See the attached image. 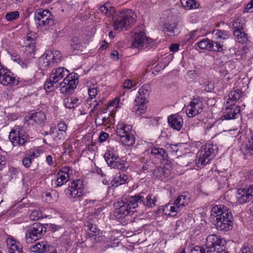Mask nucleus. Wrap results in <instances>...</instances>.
Masks as SVG:
<instances>
[{
	"instance_id": "f257e3e1",
	"label": "nucleus",
	"mask_w": 253,
	"mask_h": 253,
	"mask_svg": "<svg viewBox=\"0 0 253 253\" xmlns=\"http://www.w3.org/2000/svg\"><path fill=\"white\" fill-rule=\"evenodd\" d=\"M211 215L216 217V228L228 231L232 228L233 217L230 210L226 206L219 205L212 208Z\"/></svg>"
},
{
	"instance_id": "f03ea898",
	"label": "nucleus",
	"mask_w": 253,
	"mask_h": 253,
	"mask_svg": "<svg viewBox=\"0 0 253 253\" xmlns=\"http://www.w3.org/2000/svg\"><path fill=\"white\" fill-rule=\"evenodd\" d=\"M143 197L140 196L137 197L131 196L128 199L118 201L114 203L116 209L114 214L118 218H123L130 213L131 209H134L138 206V201L141 200Z\"/></svg>"
},
{
	"instance_id": "7ed1b4c3",
	"label": "nucleus",
	"mask_w": 253,
	"mask_h": 253,
	"mask_svg": "<svg viewBox=\"0 0 253 253\" xmlns=\"http://www.w3.org/2000/svg\"><path fill=\"white\" fill-rule=\"evenodd\" d=\"M190 202L188 194L183 193L165 205L163 209V212L166 215L172 217L175 216L177 213Z\"/></svg>"
},
{
	"instance_id": "20e7f679",
	"label": "nucleus",
	"mask_w": 253,
	"mask_h": 253,
	"mask_svg": "<svg viewBox=\"0 0 253 253\" xmlns=\"http://www.w3.org/2000/svg\"><path fill=\"white\" fill-rule=\"evenodd\" d=\"M136 21V15L132 10L129 9L123 10L113 23V29L119 32L126 30L134 24Z\"/></svg>"
},
{
	"instance_id": "39448f33",
	"label": "nucleus",
	"mask_w": 253,
	"mask_h": 253,
	"mask_svg": "<svg viewBox=\"0 0 253 253\" xmlns=\"http://www.w3.org/2000/svg\"><path fill=\"white\" fill-rule=\"evenodd\" d=\"M103 103L101 100L97 102L91 109L90 113H92L95 111H97L95 115V123L97 126L104 125L110 128L111 126L114 124V119L112 116L111 113L106 114L107 108L101 109L103 107Z\"/></svg>"
},
{
	"instance_id": "423d86ee",
	"label": "nucleus",
	"mask_w": 253,
	"mask_h": 253,
	"mask_svg": "<svg viewBox=\"0 0 253 253\" xmlns=\"http://www.w3.org/2000/svg\"><path fill=\"white\" fill-rule=\"evenodd\" d=\"M132 126L123 123H119L117 126L116 133L120 141L124 145L131 146L135 143V137L131 132Z\"/></svg>"
},
{
	"instance_id": "0eeeda50",
	"label": "nucleus",
	"mask_w": 253,
	"mask_h": 253,
	"mask_svg": "<svg viewBox=\"0 0 253 253\" xmlns=\"http://www.w3.org/2000/svg\"><path fill=\"white\" fill-rule=\"evenodd\" d=\"M69 71L64 67H58L52 70L48 79L45 83V88L49 91L57 87L56 84L67 77Z\"/></svg>"
},
{
	"instance_id": "6e6552de",
	"label": "nucleus",
	"mask_w": 253,
	"mask_h": 253,
	"mask_svg": "<svg viewBox=\"0 0 253 253\" xmlns=\"http://www.w3.org/2000/svg\"><path fill=\"white\" fill-rule=\"evenodd\" d=\"M218 147L213 144L203 145L197 154L198 164L205 166L212 159L217 153Z\"/></svg>"
},
{
	"instance_id": "1a4fd4ad",
	"label": "nucleus",
	"mask_w": 253,
	"mask_h": 253,
	"mask_svg": "<svg viewBox=\"0 0 253 253\" xmlns=\"http://www.w3.org/2000/svg\"><path fill=\"white\" fill-rule=\"evenodd\" d=\"M226 244V241L220 236L213 234L207 237L205 246L211 253H221L225 250Z\"/></svg>"
},
{
	"instance_id": "9d476101",
	"label": "nucleus",
	"mask_w": 253,
	"mask_h": 253,
	"mask_svg": "<svg viewBox=\"0 0 253 253\" xmlns=\"http://www.w3.org/2000/svg\"><path fill=\"white\" fill-rule=\"evenodd\" d=\"M9 139L13 146H23L28 141V134L22 126L16 125L11 130Z\"/></svg>"
},
{
	"instance_id": "9b49d317",
	"label": "nucleus",
	"mask_w": 253,
	"mask_h": 253,
	"mask_svg": "<svg viewBox=\"0 0 253 253\" xmlns=\"http://www.w3.org/2000/svg\"><path fill=\"white\" fill-rule=\"evenodd\" d=\"M142 169L144 171H152L155 177L165 182L168 180V177L171 174L170 169L166 167H155V164L151 161L143 166Z\"/></svg>"
},
{
	"instance_id": "f8f14e48",
	"label": "nucleus",
	"mask_w": 253,
	"mask_h": 253,
	"mask_svg": "<svg viewBox=\"0 0 253 253\" xmlns=\"http://www.w3.org/2000/svg\"><path fill=\"white\" fill-rule=\"evenodd\" d=\"M104 158L108 165L111 168L125 171L129 167L125 160L120 159L119 156L111 150H107L105 153Z\"/></svg>"
},
{
	"instance_id": "ddd939ff",
	"label": "nucleus",
	"mask_w": 253,
	"mask_h": 253,
	"mask_svg": "<svg viewBox=\"0 0 253 253\" xmlns=\"http://www.w3.org/2000/svg\"><path fill=\"white\" fill-rule=\"evenodd\" d=\"M68 191L69 199L81 200L85 194L83 180L78 179L72 181L69 184Z\"/></svg>"
},
{
	"instance_id": "4468645a",
	"label": "nucleus",
	"mask_w": 253,
	"mask_h": 253,
	"mask_svg": "<svg viewBox=\"0 0 253 253\" xmlns=\"http://www.w3.org/2000/svg\"><path fill=\"white\" fill-rule=\"evenodd\" d=\"M46 231V228L40 223H35L28 227L26 232V239L28 243H32L42 238Z\"/></svg>"
},
{
	"instance_id": "2eb2a0df",
	"label": "nucleus",
	"mask_w": 253,
	"mask_h": 253,
	"mask_svg": "<svg viewBox=\"0 0 253 253\" xmlns=\"http://www.w3.org/2000/svg\"><path fill=\"white\" fill-rule=\"evenodd\" d=\"M79 75L77 73H69L63 82L60 84L62 92L68 94L73 93L79 84Z\"/></svg>"
},
{
	"instance_id": "dca6fc26",
	"label": "nucleus",
	"mask_w": 253,
	"mask_h": 253,
	"mask_svg": "<svg viewBox=\"0 0 253 253\" xmlns=\"http://www.w3.org/2000/svg\"><path fill=\"white\" fill-rule=\"evenodd\" d=\"M203 109V103L199 97H195L187 106L186 113L188 117L192 118L200 114Z\"/></svg>"
},
{
	"instance_id": "f3484780",
	"label": "nucleus",
	"mask_w": 253,
	"mask_h": 253,
	"mask_svg": "<svg viewBox=\"0 0 253 253\" xmlns=\"http://www.w3.org/2000/svg\"><path fill=\"white\" fill-rule=\"evenodd\" d=\"M73 173V169L70 167H63L55 175V187H60L65 184L69 179L70 175Z\"/></svg>"
},
{
	"instance_id": "a211bd4d",
	"label": "nucleus",
	"mask_w": 253,
	"mask_h": 253,
	"mask_svg": "<svg viewBox=\"0 0 253 253\" xmlns=\"http://www.w3.org/2000/svg\"><path fill=\"white\" fill-rule=\"evenodd\" d=\"M19 81L14 74L6 68L0 70V84L5 86H14L18 84Z\"/></svg>"
},
{
	"instance_id": "6ab92c4d",
	"label": "nucleus",
	"mask_w": 253,
	"mask_h": 253,
	"mask_svg": "<svg viewBox=\"0 0 253 253\" xmlns=\"http://www.w3.org/2000/svg\"><path fill=\"white\" fill-rule=\"evenodd\" d=\"M55 54H56V56H55L53 53L43 55L40 60L42 65L44 67H53L57 66L58 63L61 61L62 56L57 57L58 54H60L59 51L55 52Z\"/></svg>"
},
{
	"instance_id": "aec40b11",
	"label": "nucleus",
	"mask_w": 253,
	"mask_h": 253,
	"mask_svg": "<svg viewBox=\"0 0 253 253\" xmlns=\"http://www.w3.org/2000/svg\"><path fill=\"white\" fill-rule=\"evenodd\" d=\"M51 16L49 10L42 9H38L36 14V18L39 21L38 25L41 27L53 25L54 20L50 17Z\"/></svg>"
},
{
	"instance_id": "412c9836",
	"label": "nucleus",
	"mask_w": 253,
	"mask_h": 253,
	"mask_svg": "<svg viewBox=\"0 0 253 253\" xmlns=\"http://www.w3.org/2000/svg\"><path fill=\"white\" fill-rule=\"evenodd\" d=\"M198 47L203 50L210 51L218 52L222 50V45L220 43L214 42L207 38L204 39L197 43Z\"/></svg>"
},
{
	"instance_id": "4be33fe9",
	"label": "nucleus",
	"mask_w": 253,
	"mask_h": 253,
	"mask_svg": "<svg viewBox=\"0 0 253 253\" xmlns=\"http://www.w3.org/2000/svg\"><path fill=\"white\" fill-rule=\"evenodd\" d=\"M253 197V185L245 188H240L238 190L237 196L239 204H243L251 200Z\"/></svg>"
},
{
	"instance_id": "5701e85b",
	"label": "nucleus",
	"mask_w": 253,
	"mask_h": 253,
	"mask_svg": "<svg viewBox=\"0 0 253 253\" xmlns=\"http://www.w3.org/2000/svg\"><path fill=\"white\" fill-rule=\"evenodd\" d=\"M84 227L87 237L94 243L99 242L100 230L97 228L96 225L89 221H86L84 223Z\"/></svg>"
},
{
	"instance_id": "b1692460",
	"label": "nucleus",
	"mask_w": 253,
	"mask_h": 253,
	"mask_svg": "<svg viewBox=\"0 0 253 253\" xmlns=\"http://www.w3.org/2000/svg\"><path fill=\"white\" fill-rule=\"evenodd\" d=\"M240 150L245 156L253 155V132L241 142Z\"/></svg>"
},
{
	"instance_id": "393cba45",
	"label": "nucleus",
	"mask_w": 253,
	"mask_h": 253,
	"mask_svg": "<svg viewBox=\"0 0 253 253\" xmlns=\"http://www.w3.org/2000/svg\"><path fill=\"white\" fill-rule=\"evenodd\" d=\"M25 119L30 121L32 124L41 125L43 123L46 119L45 113L42 111H38L33 113L29 114L26 116Z\"/></svg>"
},
{
	"instance_id": "a878e982",
	"label": "nucleus",
	"mask_w": 253,
	"mask_h": 253,
	"mask_svg": "<svg viewBox=\"0 0 253 253\" xmlns=\"http://www.w3.org/2000/svg\"><path fill=\"white\" fill-rule=\"evenodd\" d=\"M137 197L138 196H140L143 197L141 200L138 201V203H142L144 206L148 207L149 208H153L156 206V202L158 201V197L153 195L152 194H149L147 196L145 197V193L144 192H141L138 194H136L134 195Z\"/></svg>"
},
{
	"instance_id": "bb28decb",
	"label": "nucleus",
	"mask_w": 253,
	"mask_h": 253,
	"mask_svg": "<svg viewBox=\"0 0 253 253\" xmlns=\"http://www.w3.org/2000/svg\"><path fill=\"white\" fill-rule=\"evenodd\" d=\"M148 41V40L145 36V33L140 31L135 34L131 46L133 48H142L145 46L146 47Z\"/></svg>"
},
{
	"instance_id": "cd10ccee",
	"label": "nucleus",
	"mask_w": 253,
	"mask_h": 253,
	"mask_svg": "<svg viewBox=\"0 0 253 253\" xmlns=\"http://www.w3.org/2000/svg\"><path fill=\"white\" fill-rule=\"evenodd\" d=\"M225 108L227 112L226 114L221 117L222 120H230L238 117V115L241 111L240 106H227L226 104Z\"/></svg>"
},
{
	"instance_id": "c85d7f7f",
	"label": "nucleus",
	"mask_w": 253,
	"mask_h": 253,
	"mask_svg": "<svg viewBox=\"0 0 253 253\" xmlns=\"http://www.w3.org/2000/svg\"><path fill=\"white\" fill-rule=\"evenodd\" d=\"M168 123L170 126L174 129L179 130L183 125V119L177 114H173L169 116L168 119Z\"/></svg>"
},
{
	"instance_id": "c756f323",
	"label": "nucleus",
	"mask_w": 253,
	"mask_h": 253,
	"mask_svg": "<svg viewBox=\"0 0 253 253\" xmlns=\"http://www.w3.org/2000/svg\"><path fill=\"white\" fill-rule=\"evenodd\" d=\"M243 93V91L240 89L233 88L228 94L229 98L227 101V106L235 105L236 101L242 96Z\"/></svg>"
},
{
	"instance_id": "7c9ffc66",
	"label": "nucleus",
	"mask_w": 253,
	"mask_h": 253,
	"mask_svg": "<svg viewBox=\"0 0 253 253\" xmlns=\"http://www.w3.org/2000/svg\"><path fill=\"white\" fill-rule=\"evenodd\" d=\"M98 85L96 84H90L88 88V94L89 97L86 99L87 103L90 107L93 103H97L99 101L96 100V97L98 93Z\"/></svg>"
},
{
	"instance_id": "2f4dec72",
	"label": "nucleus",
	"mask_w": 253,
	"mask_h": 253,
	"mask_svg": "<svg viewBox=\"0 0 253 253\" xmlns=\"http://www.w3.org/2000/svg\"><path fill=\"white\" fill-rule=\"evenodd\" d=\"M147 102H142V100H139V97L135 100V104L132 107V111L135 113V115L140 117L144 114L146 109L145 104Z\"/></svg>"
},
{
	"instance_id": "473e14b6",
	"label": "nucleus",
	"mask_w": 253,
	"mask_h": 253,
	"mask_svg": "<svg viewBox=\"0 0 253 253\" xmlns=\"http://www.w3.org/2000/svg\"><path fill=\"white\" fill-rule=\"evenodd\" d=\"M178 26V23L176 21L168 22L164 24L163 31L164 33L167 34L169 36L173 37L176 35L175 30Z\"/></svg>"
},
{
	"instance_id": "72a5a7b5",
	"label": "nucleus",
	"mask_w": 253,
	"mask_h": 253,
	"mask_svg": "<svg viewBox=\"0 0 253 253\" xmlns=\"http://www.w3.org/2000/svg\"><path fill=\"white\" fill-rule=\"evenodd\" d=\"M7 245L8 253H23V246L19 242L10 240L7 241Z\"/></svg>"
},
{
	"instance_id": "f704fd0d",
	"label": "nucleus",
	"mask_w": 253,
	"mask_h": 253,
	"mask_svg": "<svg viewBox=\"0 0 253 253\" xmlns=\"http://www.w3.org/2000/svg\"><path fill=\"white\" fill-rule=\"evenodd\" d=\"M49 245L46 241H42L32 245L30 250L32 252L36 253H46V249Z\"/></svg>"
},
{
	"instance_id": "c9c22d12",
	"label": "nucleus",
	"mask_w": 253,
	"mask_h": 253,
	"mask_svg": "<svg viewBox=\"0 0 253 253\" xmlns=\"http://www.w3.org/2000/svg\"><path fill=\"white\" fill-rule=\"evenodd\" d=\"M128 176L123 173H118L116 174L113 179L112 186H118L127 182Z\"/></svg>"
},
{
	"instance_id": "e433bc0d",
	"label": "nucleus",
	"mask_w": 253,
	"mask_h": 253,
	"mask_svg": "<svg viewBox=\"0 0 253 253\" xmlns=\"http://www.w3.org/2000/svg\"><path fill=\"white\" fill-rule=\"evenodd\" d=\"M80 104L79 99L77 97H66L64 99V105L68 109H73L78 106Z\"/></svg>"
},
{
	"instance_id": "4c0bfd02",
	"label": "nucleus",
	"mask_w": 253,
	"mask_h": 253,
	"mask_svg": "<svg viewBox=\"0 0 253 253\" xmlns=\"http://www.w3.org/2000/svg\"><path fill=\"white\" fill-rule=\"evenodd\" d=\"M151 153L158 158L167 159L168 155L166 151L162 148L154 147L151 149Z\"/></svg>"
},
{
	"instance_id": "58836bf2",
	"label": "nucleus",
	"mask_w": 253,
	"mask_h": 253,
	"mask_svg": "<svg viewBox=\"0 0 253 253\" xmlns=\"http://www.w3.org/2000/svg\"><path fill=\"white\" fill-rule=\"evenodd\" d=\"M99 9L102 13L108 16L112 15L115 12V7L108 2L100 6Z\"/></svg>"
},
{
	"instance_id": "ea45409f",
	"label": "nucleus",
	"mask_w": 253,
	"mask_h": 253,
	"mask_svg": "<svg viewBox=\"0 0 253 253\" xmlns=\"http://www.w3.org/2000/svg\"><path fill=\"white\" fill-rule=\"evenodd\" d=\"M149 85L144 84L139 89V96L138 97H139V100H142V102H147L146 99L149 94Z\"/></svg>"
},
{
	"instance_id": "a19ab883",
	"label": "nucleus",
	"mask_w": 253,
	"mask_h": 253,
	"mask_svg": "<svg viewBox=\"0 0 253 253\" xmlns=\"http://www.w3.org/2000/svg\"><path fill=\"white\" fill-rule=\"evenodd\" d=\"M42 198L47 203H52L56 200V193L55 191H46L42 195Z\"/></svg>"
},
{
	"instance_id": "79ce46f5",
	"label": "nucleus",
	"mask_w": 253,
	"mask_h": 253,
	"mask_svg": "<svg viewBox=\"0 0 253 253\" xmlns=\"http://www.w3.org/2000/svg\"><path fill=\"white\" fill-rule=\"evenodd\" d=\"M234 35L236 37L238 42L240 43L246 42L248 41V36L244 31H234Z\"/></svg>"
},
{
	"instance_id": "37998d69",
	"label": "nucleus",
	"mask_w": 253,
	"mask_h": 253,
	"mask_svg": "<svg viewBox=\"0 0 253 253\" xmlns=\"http://www.w3.org/2000/svg\"><path fill=\"white\" fill-rule=\"evenodd\" d=\"M213 34L215 36V38L218 40H225L229 38V32L226 30H214Z\"/></svg>"
},
{
	"instance_id": "c03bdc74",
	"label": "nucleus",
	"mask_w": 253,
	"mask_h": 253,
	"mask_svg": "<svg viewBox=\"0 0 253 253\" xmlns=\"http://www.w3.org/2000/svg\"><path fill=\"white\" fill-rule=\"evenodd\" d=\"M180 3L187 10L197 8L200 5L198 1H180Z\"/></svg>"
},
{
	"instance_id": "a18cd8bd",
	"label": "nucleus",
	"mask_w": 253,
	"mask_h": 253,
	"mask_svg": "<svg viewBox=\"0 0 253 253\" xmlns=\"http://www.w3.org/2000/svg\"><path fill=\"white\" fill-rule=\"evenodd\" d=\"M244 24L240 19H235L232 24V28L234 31H243L244 29Z\"/></svg>"
},
{
	"instance_id": "49530a36",
	"label": "nucleus",
	"mask_w": 253,
	"mask_h": 253,
	"mask_svg": "<svg viewBox=\"0 0 253 253\" xmlns=\"http://www.w3.org/2000/svg\"><path fill=\"white\" fill-rule=\"evenodd\" d=\"M43 214L40 210H35L32 211L30 215V218L32 220H38L42 218Z\"/></svg>"
},
{
	"instance_id": "de8ad7c7",
	"label": "nucleus",
	"mask_w": 253,
	"mask_h": 253,
	"mask_svg": "<svg viewBox=\"0 0 253 253\" xmlns=\"http://www.w3.org/2000/svg\"><path fill=\"white\" fill-rule=\"evenodd\" d=\"M190 253H211V252L203 247L197 246L191 250Z\"/></svg>"
},
{
	"instance_id": "09e8293b",
	"label": "nucleus",
	"mask_w": 253,
	"mask_h": 253,
	"mask_svg": "<svg viewBox=\"0 0 253 253\" xmlns=\"http://www.w3.org/2000/svg\"><path fill=\"white\" fill-rule=\"evenodd\" d=\"M36 50L35 42H32V43H27L25 51L29 54H35Z\"/></svg>"
},
{
	"instance_id": "8fccbe9b",
	"label": "nucleus",
	"mask_w": 253,
	"mask_h": 253,
	"mask_svg": "<svg viewBox=\"0 0 253 253\" xmlns=\"http://www.w3.org/2000/svg\"><path fill=\"white\" fill-rule=\"evenodd\" d=\"M168 65V63L166 62H161L153 68V73H159L161 71L164 69Z\"/></svg>"
},
{
	"instance_id": "3c124183",
	"label": "nucleus",
	"mask_w": 253,
	"mask_h": 253,
	"mask_svg": "<svg viewBox=\"0 0 253 253\" xmlns=\"http://www.w3.org/2000/svg\"><path fill=\"white\" fill-rule=\"evenodd\" d=\"M19 17V13L17 11L7 13L5 18L8 21H12L17 19Z\"/></svg>"
},
{
	"instance_id": "603ef678",
	"label": "nucleus",
	"mask_w": 253,
	"mask_h": 253,
	"mask_svg": "<svg viewBox=\"0 0 253 253\" xmlns=\"http://www.w3.org/2000/svg\"><path fill=\"white\" fill-rule=\"evenodd\" d=\"M198 30H193L190 32H189L188 34L185 36L184 38V41L185 42H190L191 40H192L194 38L197 37L196 33L198 32ZM199 36H197L198 37Z\"/></svg>"
},
{
	"instance_id": "864d4df0",
	"label": "nucleus",
	"mask_w": 253,
	"mask_h": 253,
	"mask_svg": "<svg viewBox=\"0 0 253 253\" xmlns=\"http://www.w3.org/2000/svg\"><path fill=\"white\" fill-rule=\"evenodd\" d=\"M33 160L27 154L23 158L22 160L23 165L26 168L30 167Z\"/></svg>"
},
{
	"instance_id": "5fc2aeb1",
	"label": "nucleus",
	"mask_w": 253,
	"mask_h": 253,
	"mask_svg": "<svg viewBox=\"0 0 253 253\" xmlns=\"http://www.w3.org/2000/svg\"><path fill=\"white\" fill-rule=\"evenodd\" d=\"M41 154V151L40 150H35L32 151H30L27 153L28 155L33 160L35 158H38Z\"/></svg>"
},
{
	"instance_id": "6e6d98bb",
	"label": "nucleus",
	"mask_w": 253,
	"mask_h": 253,
	"mask_svg": "<svg viewBox=\"0 0 253 253\" xmlns=\"http://www.w3.org/2000/svg\"><path fill=\"white\" fill-rule=\"evenodd\" d=\"M242 253H253V249L248 244H244L241 249Z\"/></svg>"
},
{
	"instance_id": "4d7b16f0",
	"label": "nucleus",
	"mask_w": 253,
	"mask_h": 253,
	"mask_svg": "<svg viewBox=\"0 0 253 253\" xmlns=\"http://www.w3.org/2000/svg\"><path fill=\"white\" fill-rule=\"evenodd\" d=\"M67 127V125H66L65 122L63 121L59 122L58 124V131H63L66 132Z\"/></svg>"
},
{
	"instance_id": "13d9d810",
	"label": "nucleus",
	"mask_w": 253,
	"mask_h": 253,
	"mask_svg": "<svg viewBox=\"0 0 253 253\" xmlns=\"http://www.w3.org/2000/svg\"><path fill=\"white\" fill-rule=\"evenodd\" d=\"M109 137V134L105 132L102 131L99 137V141L101 143L105 142Z\"/></svg>"
},
{
	"instance_id": "bf43d9fd",
	"label": "nucleus",
	"mask_w": 253,
	"mask_h": 253,
	"mask_svg": "<svg viewBox=\"0 0 253 253\" xmlns=\"http://www.w3.org/2000/svg\"><path fill=\"white\" fill-rule=\"evenodd\" d=\"M80 40L77 37H74L72 39L71 45L73 46L75 48H78L80 45Z\"/></svg>"
},
{
	"instance_id": "052dcab7",
	"label": "nucleus",
	"mask_w": 253,
	"mask_h": 253,
	"mask_svg": "<svg viewBox=\"0 0 253 253\" xmlns=\"http://www.w3.org/2000/svg\"><path fill=\"white\" fill-rule=\"evenodd\" d=\"M253 11V1H250L246 5L244 12H252Z\"/></svg>"
},
{
	"instance_id": "680f3d73",
	"label": "nucleus",
	"mask_w": 253,
	"mask_h": 253,
	"mask_svg": "<svg viewBox=\"0 0 253 253\" xmlns=\"http://www.w3.org/2000/svg\"><path fill=\"white\" fill-rule=\"evenodd\" d=\"M6 164V159L4 156L0 155V170L5 166Z\"/></svg>"
},
{
	"instance_id": "e2e57ef3",
	"label": "nucleus",
	"mask_w": 253,
	"mask_h": 253,
	"mask_svg": "<svg viewBox=\"0 0 253 253\" xmlns=\"http://www.w3.org/2000/svg\"><path fill=\"white\" fill-rule=\"evenodd\" d=\"M132 82L130 80H126L124 84V88L130 89L133 86Z\"/></svg>"
},
{
	"instance_id": "0e129e2a",
	"label": "nucleus",
	"mask_w": 253,
	"mask_h": 253,
	"mask_svg": "<svg viewBox=\"0 0 253 253\" xmlns=\"http://www.w3.org/2000/svg\"><path fill=\"white\" fill-rule=\"evenodd\" d=\"M66 136V132L63 131H58L57 134V136L56 137V139H58L59 140H62L65 138Z\"/></svg>"
},
{
	"instance_id": "69168bd1",
	"label": "nucleus",
	"mask_w": 253,
	"mask_h": 253,
	"mask_svg": "<svg viewBox=\"0 0 253 253\" xmlns=\"http://www.w3.org/2000/svg\"><path fill=\"white\" fill-rule=\"evenodd\" d=\"M179 44L177 43H173L171 44L169 46V49L172 52H176L179 50Z\"/></svg>"
},
{
	"instance_id": "338daca9",
	"label": "nucleus",
	"mask_w": 253,
	"mask_h": 253,
	"mask_svg": "<svg viewBox=\"0 0 253 253\" xmlns=\"http://www.w3.org/2000/svg\"><path fill=\"white\" fill-rule=\"evenodd\" d=\"M46 253H57L56 250L51 245H49L48 248L46 249Z\"/></svg>"
},
{
	"instance_id": "774afa93",
	"label": "nucleus",
	"mask_w": 253,
	"mask_h": 253,
	"mask_svg": "<svg viewBox=\"0 0 253 253\" xmlns=\"http://www.w3.org/2000/svg\"><path fill=\"white\" fill-rule=\"evenodd\" d=\"M46 162L48 165L49 166H51L53 165V158L52 156L48 155L46 157Z\"/></svg>"
}]
</instances>
